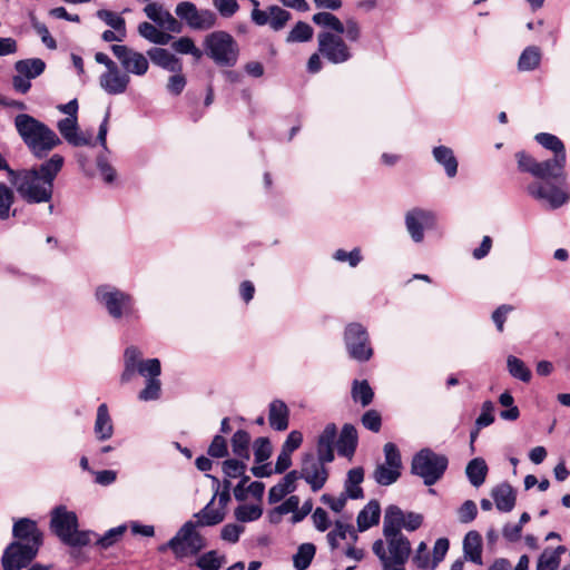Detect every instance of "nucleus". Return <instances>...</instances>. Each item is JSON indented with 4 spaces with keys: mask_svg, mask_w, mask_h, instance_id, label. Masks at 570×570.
<instances>
[{
    "mask_svg": "<svg viewBox=\"0 0 570 570\" xmlns=\"http://www.w3.org/2000/svg\"><path fill=\"white\" fill-rule=\"evenodd\" d=\"M318 27L332 31H322L317 35V50L323 58L334 65L345 63L352 59L353 52L342 35L350 42H358L362 38V28L358 21L350 17L342 22L335 14L321 11L312 17Z\"/></svg>",
    "mask_w": 570,
    "mask_h": 570,
    "instance_id": "f257e3e1",
    "label": "nucleus"
},
{
    "mask_svg": "<svg viewBox=\"0 0 570 570\" xmlns=\"http://www.w3.org/2000/svg\"><path fill=\"white\" fill-rule=\"evenodd\" d=\"M65 158L53 154L38 167L20 171L10 170L11 183L19 196L28 204L50 203L53 196V183L61 171Z\"/></svg>",
    "mask_w": 570,
    "mask_h": 570,
    "instance_id": "f03ea898",
    "label": "nucleus"
},
{
    "mask_svg": "<svg viewBox=\"0 0 570 570\" xmlns=\"http://www.w3.org/2000/svg\"><path fill=\"white\" fill-rule=\"evenodd\" d=\"M515 158L521 171L530 173L532 176L544 180V183H533L527 187L531 197L546 202L552 209L568 203L570 195L562 186L563 184H560V177L551 169L549 163L546 160L537 161L524 151H518Z\"/></svg>",
    "mask_w": 570,
    "mask_h": 570,
    "instance_id": "7ed1b4c3",
    "label": "nucleus"
},
{
    "mask_svg": "<svg viewBox=\"0 0 570 570\" xmlns=\"http://www.w3.org/2000/svg\"><path fill=\"white\" fill-rule=\"evenodd\" d=\"M14 127L31 154L39 159L61 144L51 128L28 114L17 115Z\"/></svg>",
    "mask_w": 570,
    "mask_h": 570,
    "instance_id": "20e7f679",
    "label": "nucleus"
},
{
    "mask_svg": "<svg viewBox=\"0 0 570 570\" xmlns=\"http://www.w3.org/2000/svg\"><path fill=\"white\" fill-rule=\"evenodd\" d=\"M78 525V517L73 511H68L63 505L52 510L50 530L63 544L70 548L86 547L97 535L89 530H79Z\"/></svg>",
    "mask_w": 570,
    "mask_h": 570,
    "instance_id": "39448f33",
    "label": "nucleus"
},
{
    "mask_svg": "<svg viewBox=\"0 0 570 570\" xmlns=\"http://www.w3.org/2000/svg\"><path fill=\"white\" fill-rule=\"evenodd\" d=\"M141 356V351L134 345L125 350L121 381H130L138 373L147 380L142 392H160L161 383L158 379L161 372L160 361L158 358L144 361Z\"/></svg>",
    "mask_w": 570,
    "mask_h": 570,
    "instance_id": "423d86ee",
    "label": "nucleus"
},
{
    "mask_svg": "<svg viewBox=\"0 0 570 570\" xmlns=\"http://www.w3.org/2000/svg\"><path fill=\"white\" fill-rule=\"evenodd\" d=\"M449 465L446 455L424 448L415 453L411 462V473L423 479L425 485L435 484L444 475Z\"/></svg>",
    "mask_w": 570,
    "mask_h": 570,
    "instance_id": "0eeeda50",
    "label": "nucleus"
},
{
    "mask_svg": "<svg viewBox=\"0 0 570 570\" xmlns=\"http://www.w3.org/2000/svg\"><path fill=\"white\" fill-rule=\"evenodd\" d=\"M206 55L218 66L233 67L238 59V45L226 31L208 33L204 39Z\"/></svg>",
    "mask_w": 570,
    "mask_h": 570,
    "instance_id": "6e6552de",
    "label": "nucleus"
},
{
    "mask_svg": "<svg viewBox=\"0 0 570 570\" xmlns=\"http://www.w3.org/2000/svg\"><path fill=\"white\" fill-rule=\"evenodd\" d=\"M96 299L115 318L132 317L136 315L135 301L126 292L111 285H101L96 289Z\"/></svg>",
    "mask_w": 570,
    "mask_h": 570,
    "instance_id": "1a4fd4ad",
    "label": "nucleus"
},
{
    "mask_svg": "<svg viewBox=\"0 0 570 570\" xmlns=\"http://www.w3.org/2000/svg\"><path fill=\"white\" fill-rule=\"evenodd\" d=\"M215 499L216 494L213 495L210 501L200 511L194 514L196 521L189 520L181 525L184 539L194 537V542L197 543L198 549L202 550L207 547V541L205 537L197 531V528L217 525L226 518V511L213 508ZM195 548L197 549V547Z\"/></svg>",
    "mask_w": 570,
    "mask_h": 570,
    "instance_id": "9d476101",
    "label": "nucleus"
},
{
    "mask_svg": "<svg viewBox=\"0 0 570 570\" xmlns=\"http://www.w3.org/2000/svg\"><path fill=\"white\" fill-rule=\"evenodd\" d=\"M344 341L352 358L366 362L372 357L373 350L370 345L367 331L363 325L358 323L348 324L345 330Z\"/></svg>",
    "mask_w": 570,
    "mask_h": 570,
    "instance_id": "9b49d317",
    "label": "nucleus"
},
{
    "mask_svg": "<svg viewBox=\"0 0 570 570\" xmlns=\"http://www.w3.org/2000/svg\"><path fill=\"white\" fill-rule=\"evenodd\" d=\"M176 14L185 20L187 26L194 30H209L217 23L216 13L209 9L198 10L197 7L189 1L179 2L175 9Z\"/></svg>",
    "mask_w": 570,
    "mask_h": 570,
    "instance_id": "f8f14e48",
    "label": "nucleus"
},
{
    "mask_svg": "<svg viewBox=\"0 0 570 570\" xmlns=\"http://www.w3.org/2000/svg\"><path fill=\"white\" fill-rule=\"evenodd\" d=\"M45 69L46 62L40 58L18 60L14 63L13 89L20 94L28 92L31 88V80L42 75Z\"/></svg>",
    "mask_w": 570,
    "mask_h": 570,
    "instance_id": "ddd939ff",
    "label": "nucleus"
},
{
    "mask_svg": "<svg viewBox=\"0 0 570 570\" xmlns=\"http://www.w3.org/2000/svg\"><path fill=\"white\" fill-rule=\"evenodd\" d=\"M38 552L23 542H10L1 557V566L3 570H21L33 561Z\"/></svg>",
    "mask_w": 570,
    "mask_h": 570,
    "instance_id": "4468645a",
    "label": "nucleus"
},
{
    "mask_svg": "<svg viewBox=\"0 0 570 570\" xmlns=\"http://www.w3.org/2000/svg\"><path fill=\"white\" fill-rule=\"evenodd\" d=\"M535 141L546 149L551 150L554 154L552 159H547L551 169L560 177V184L566 183V148L563 142L554 135L548 132L537 134L534 137Z\"/></svg>",
    "mask_w": 570,
    "mask_h": 570,
    "instance_id": "2eb2a0df",
    "label": "nucleus"
},
{
    "mask_svg": "<svg viewBox=\"0 0 570 570\" xmlns=\"http://www.w3.org/2000/svg\"><path fill=\"white\" fill-rule=\"evenodd\" d=\"M111 51L125 69V73L144 76L148 71V59L141 52H138L125 45H112Z\"/></svg>",
    "mask_w": 570,
    "mask_h": 570,
    "instance_id": "dca6fc26",
    "label": "nucleus"
},
{
    "mask_svg": "<svg viewBox=\"0 0 570 570\" xmlns=\"http://www.w3.org/2000/svg\"><path fill=\"white\" fill-rule=\"evenodd\" d=\"M301 478L304 479L313 492L320 491L328 479L325 464L317 462L313 453H305L302 459Z\"/></svg>",
    "mask_w": 570,
    "mask_h": 570,
    "instance_id": "f3484780",
    "label": "nucleus"
},
{
    "mask_svg": "<svg viewBox=\"0 0 570 570\" xmlns=\"http://www.w3.org/2000/svg\"><path fill=\"white\" fill-rule=\"evenodd\" d=\"M12 537L14 538L12 542H23L24 546L36 548V550H40L43 544L42 531L38 528L37 522L29 518H21L13 523Z\"/></svg>",
    "mask_w": 570,
    "mask_h": 570,
    "instance_id": "a211bd4d",
    "label": "nucleus"
},
{
    "mask_svg": "<svg viewBox=\"0 0 570 570\" xmlns=\"http://www.w3.org/2000/svg\"><path fill=\"white\" fill-rule=\"evenodd\" d=\"M387 543V561L390 569L405 570L411 556V542L404 534L385 537Z\"/></svg>",
    "mask_w": 570,
    "mask_h": 570,
    "instance_id": "6ab92c4d",
    "label": "nucleus"
},
{
    "mask_svg": "<svg viewBox=\"0 0 570 570\" xmlns=\"http://www.w3.org/2000/svg\"><path fill=\"white\" fill-rule=\"evenodd\" d=\"M435 216L431 210L414 208L405 215V226L415 243H421L424 238V228L433 226Z\"/></svg>",
    "mask_w": 570,
    "mask_h": 570,
    "instance_id": "aec40b11",
    "label": "nucleus"
},
{
    "mask_svg": "<svg viewBox=\"0 0 570 570\" xmlns=\"http://www.w3.org/2000/svg\"><path fill=\"white\" fill-rule=\"evenodd\" d=\"M61 137L71 146H92V135L79 129L77 117H66L57 122Z\"/></svg>",
    "mask_w": 570,
    "mask_h": 570,
    "instance_id": "412c9836",
    "label": "nucleus"
},
{
    "mask_svg": "<svg viewBox=\"0 0 570 570\" xmlns=\"http://www.w3.org/2000/svg\"><path fill=\"white\" fill-rule=\"evenodd\" d=\"M129 82V75L121 72L118 67L107 70L99 78L100 87L109 95L124 94Z\"/></svg>",
    "mask_w": 570,
    "mask_h": 570,
    "instance_id": "4be33fe9",
    "label": "nucleus"
},
{
    "mask_svg": "<svg viewBox=\"0 0 570 570\" xmlns=\"http://www.w3.org/2000/svg\"><path fill=\"white\" fill-rule=\"evenodd\" d=\"M198 547L197 543L194 542V537H189L188 539H184L181 534V528L178 532L165 544H161L158 548L159 552H165L167 549H170L176 558L180 559L188 554L196 556L202 549H196Z\"/></svg>",
    "mask_w": 570,
    "mask_h": 570,
    "instance_id": "5701e85b",
    "label": "nucleus"
},
{
    "mask_svg": "<svg viewBox=\"0 0 570 570\" xmlns=\"http://www.w3.org/2000/svg\"><path fill=\"white\" fill-rule=\"evenodd\" d=\"M405 513L399 505L390 504L385 509L384 521H383V534L384 537H395L403 534L402 529L404 525Z\"/></svg>",
    "mask_w": 570,
    "mask_h": 570,
    "instance_id": "b1692460",
    "label": "nucleus"
},
{
    "mask_svg": "<svg viewBox=\"0 0 570 570\" xmlns=\"http://www.w3.org/2000/svg\"><path fill=\"white\" fill-rule=\"evenodd\" d=\"M147 55L156 66L171 72H181L183 66L180 60L167 49L151 48L147 51Z\"/></svg>",
    "mask_w": 570,
    "mask_h": 570,
    "instance_id": "393cba45",
    "label": "nucleus"
},
{
    "mask_svg": "<svg viewBox=\"0 0 570 570\" xmlns=\"http://www.w3.org/2000/svg\"><path fill=\"white\" fill-rule=\"evenodd\" d=\"M381 518V505L375 499L371 500L357 514V530L364 532L377 525Z\"/></svg>",
    "mask_w": 570,
    "mask_h": 570,
    "instance_id": "a878e982",
    "label": "nucleus"
},
{
    "mask_svg": "<svg viewBox=\"0 0 570 570\" xmlns=\"http://www.w3.org/2000/svg\"><path fill=\"white\" fill-rule=\"evenodd\" d=\"M357 431L352 424H344L336 448L340 455L352 458L357 448Z\"/></svg>",
    "mask_w": 570,
    "mask_h": 570,
    "instance_id": "bb28decb",
    "label": "nucleus"
},
{
    "mask_svg": "<svg viewBox=\"0 0 570 570\" xmlns=\"http://www.w3.org/2000/svg\"><path fill=\"white\" fill-rule=\"evenodd\" d=\"M495 507L501 512H510L515 505V491L509 483H501L492 490Z\"/></svg>",
    "mask_w": 570,
    "mask_h": 570,
    "instance_id": "cd10ccee",
    "label": "nucleus"
},
{
    "mask_svg": "<svg viewBox=\"0 0 570 570\" xmlns=\"http://www.w3.org/2000/svg\"><path fill=\"white\" fill-rule=\"evenodd\" d=\"M464 558L475 564H482V537L478 531H469L463 540Z\"/></svg>",
    "mask_w": 570,
    "mask_h": 570,
    "instance_id": "c85d7f7f",
    "label": "nucleus"
},
{
    "mask_svg": "<svg viewBox=\"0 0 570 570\" xmlns=\"http://www.w3.org/2000/svg\"><path fill=\"white\" fill-rule=\"evenodd\" d=\"M269 425L276 431L288 428V409L281 400H275L269 405Z\"/></svg>",
    "mask_w": 570,
    "mask_h": 570,
    "instance_id": "c756f323",
    "label": "nucleus"
},
{
    "mask_svg": "<svg viewBox=\"0 0 570 570\" xmlns=\"http://www.w3.org/2000/svg\"><path fill=\"white\" fill-rule=\"evenodd\" d=\"M114 426L108 412V407L105 403L100 404L97 409V416L95 422V433L97 439L105 441L111 438Z\"/></svg>",
    "mask_w": 570,
    "mask_h": 570,
    "instance_id": "7c9ffc66",
    "label": "nucleus"
},
{
    "mask_svg": "<svg viewBox=\"0 0 570 570\" xmlns=\"http://www.w3.org/2000/svg\"><path fill=\"white\" fill-rule=\"evenodd\" d=\"M488 465L482 458L472 459L465 469L466 476L473 487L479 488L485 481L488 474Z\"/></svg>",
    "mask_w": 570,
    "mask_h": 570,
    "instance_id": "2f4dec72",
    "label": "nucleus"
},
{
    "mask_svg": "<svg viewBox=\"0 0 570 570\" xmlns=\"http://www.w3.org/2000/svg\"><path fill=\"white\" fill-rule=\"evenodd\" d=\"M434 159L444 167L449 177H454L458 173V161L452 149L445 146H438L433 149Z\"/></svg>",
    "mask_w": 570,
    "mask_h": 570,
    "instance_id": "473e14b6",
    "label": "nucleus"
},
{
    "mask_svg": "<svg viewBox=\"0 0 570 570\" xmlns=\"http://www.w3.org/2000/svg\"><path fill=\"white\" fill-rule=\"evenodd\" d=\"M138 32L142 38L155 45H168L171 40L169 33L158 30L149 22H141L138 26Z\"/></svg>",
    "mask_w": 570,
    "mask_h": 570,
    "instance_id": "72a5a7b5",
    "label": "nucleus"
},
{
    "mask_svg": "<svg viewBox=\"0 0 570 570\" xmlns=\"http://www.w3.org/2000/svg\"><path fill=\"white\" fill-rule=\"evenodd\" d=\"M232 450L233 453L243 460H248L250 456L249 444L250 435L245 430H237L232 436Z\"/></svg>",
    "mask_w": 570,
    "mask_h": 570,
    "instance_id": "f704fd0d",
    "label": "nucleus"
},
{
    "mask_svg": "<svg viewBox=\"0 0 570 570\" xmlns=\"http://www.w3.org/2000/svg\"><path fill=\"white\" fill-rule=\"evenodd\" d=\"M541 51L535 46L527 47L519 57L518 68L520 71H531L539 67Z\"/></svg>",
    "mask_w": 570,
    "mask_h": 570,
    "instance_id": "c9c22d12",
    "label": "nucleus"
},
{
    "mask_svg": "<svg viewBox=\"0 0 570 570\" xmlns=\"http://www.w3.org/2000/svg\"><path fill=\"white\" fill-rule=\"evenodd\" d=\"M315 553H316L315 544L309 543V542L302 543L298 547L297 552L293 557L294 567L297 570L307 569L311 566V563L315 557Z\"/></svg>",
    "mask_w": 570,
    "mask_h": 570,
    "instance_id": "e433bc0d",
    "label": "nucleus"
},
{
    "mask_svg": "<svg viewBox=\"0 0 570 570\" xmlns=\"http://www.w3.org/2000/svg\"><path fill=\"white\" fill-rule=\"evenodd\" d=\"M226 563V557L219 556L216 550H210L196 560V567L200 570H219Z\"/></svg>",
    "mask_w": 570,
    "mask_h": 570,
    "instance_id": "4c0bfd02",
    "label": "nucleus"
},
{
    "mask_svg": "<svg viewBox=\"0 0 570 570\" xmlns=\"http://www.w3.org/2000/svg\"><path fill=\"white\" fill-rule=\"evenodd\" d=\"M13 202V190L4 183H0V220H7L10 216H16V210L11 213Z\"/></svg>",
    "mask_w": 570,
    "mask_h": 570,
    "instance_id": "58836bf2",
    "label": "nucleus"
},
{
    "mask_svg": "<svg viewBox=\"0 0 570 570\" xmlns=\"http://www.w3.org/2000/svg\"><path fill=\"white\" fill-rule=\"evenodd\" d=\"M375 481L380 485H391L401 476V469L391 468L389 465L379 464L373 474Z\"/></svg>",
    "mask_w": 570,
    "mask_h": 570,
    "instance_id": "ea45409f",
    "label": "nucleus"
},
{
    "mask_svg": "<svg viewBox=\"0 0 570 570\" xmlns=\"http://www.w3.org/2000/svg\"><path fill=\"white\" fill-rule=\"evenodd\" d=\"M313 35L314 30L308 23L298 21L287 35L286 41L288 43L307 42L313 38Z\"/></svg>",
    "mask_w": 570,
    "mask_h": 570,
    "instance_id": "a19ab883",
    "label": "nucleus"
},
{
    "mask_svg": "<svg viewBox=\"0 0 570 570\" xmlns=\"http://www.w3.org/2000/svg\"><path fill=\"white\" fill-rule=\"evenodd\" d=\"M171 48L181 55H190L196 60L203 57V51L196 47L194 40L189 37H180L171 43Z\"/></svg>",
    "mask_w": 570,
    "mask_h": 570,
    "instance_id": "79ce46f5",
    "label": "nucleus"
},
{
    "mask_svg": "<svg viewBox=\"0 0 570 570\" xmlns=\"http://www.w3.org/2000/svg\"><path fill=\"white\" fill-rule=\"evenodd\" d=\"M499 403L501 406L505 407L500 412V417L505 421H515L520 416V411L517 405H514V399L512 394H500Z\"/></svg>",
    "mask_w": 570,
    "mask_h": 570,
    "instance_id": "37998d69",
    "label": "nucleus"
},
{
    "mask_svg": "<svg viewBox=\"0 0 570 570\" xmlns=\"http://www.w3.org/2000/svg\"><path fill=\"white\" fill-rule=\"evenodd\" d=\"M268 13L269 26L275 31L282 30L291 19V13L277 6H271Z\"/></svg>",
    "mask_w": 570,
    "mask_h": 570,
    "instance_id": "c03bdc74",
    "label": "nucleus"
},
{
    "mask_svg": "<svg viewBox=\"0 0 570 570\" xmlns=\"http://www.w3.org/2000/svg\"><path fill=\"white\" fill-rule=\"evenodd\" d=\"M263 514V509L254 504H242L235 509V518L239 522H250L258 520Z\"/></svg>",
    "mask_w": 570,
    "mask_h": 570,
    "instance_id": "a18cd8bd",
    "label": "nucleus"
},
{
    "mask_svg": "<svg viewBox=\"0 0 570 570\" xmlns=\"http://www.w3.org/2000/svg\"><path fill=\"white\" fill-rule=\"evenodd\" d=\"M97 17L114 30L127 32L126 21L119 13L109 10H98Z\"/></svg>",
    "mask_w": 570,
    "mask_h": 570,
    "instance_id": "49530a36",
    "label": "nucleus"
},
{
    "mask_svg": "<svg viewBox=\"0 0 570 570\" xmlns=\"http://www.w3.org/2000/svg\"><path fill=\"white\" fill-rule=\"evenodd\" d=\"M127 527L125 524L118 525L108 530L102 537L96 541V546L100 549H108L114 546L126 532Z\"/></svg>",
    "mask_w": 570,
    "mask_h": 570,
    "instance_id": "de8ad7c7",
    "label": "nucleus"
},
{
    "mask_svg": "<svg viewBox=\"0 0 570 570\" xmlns=\"http://www.w3.org/2000/svg\"><path fill=\"white\" fill-rule=\"evenodd\" d=\"M507 363L509 372L513 377L524 382L530 380L531 372L520 358L510 355Z\"/></svg>",
    "mask_w": 570,
    "mask_h": 570,
    "instance_id": "09e8293b",
    "label": "nucleus"
},
{
    "mask_svg": "<svg viewBox=\"0 0 570 570\" xmlns=\"http://www.w3.org/2000/svg\"><path fill=\"white\" fill-rule=\"evenodd\" d=\"M254 455L257 463H263L272 455V444L268 438L261 436L254 442Z\"/></svg>",
    "mask_w": 570,
    "mask_h": 570,
    "instance_id": "8fccbe9b",
    "label": "nucleus"
},
{
    "mask_svg": "<svg viewBox=\"0 0 570 570\" xmlns=\"http://www.w3.org/2000/svg\"><path fill=\"white\" fill-rule=\"evenodd\" d=\"M246 464L243 459H227L223 462V472L227 478H242L245 475Z\"/></svg>",
    "mask_w": 570,
    "mask_h": 570,
    "instance_id": "3c124183",
    "label": "nucleus"
},
{
    "mask_svg": "<svg viewBox=\"0 0 570 570\" xmlns=\"http://www.w3.org/2000/svg\"><path fill=\"white\" fill-rule=\"evenodd\" d=\"M207 454L210 458L220 459L228 455L227 441L223 435H215L207 449Z\"/></svg>",
    "mask_w": 570,
    "mask_h": 570,
    "instance_id": "603ef678",
    "label": "nucleus"
},
{
    "mask_svg": "<svg viewBox=\"0 0 570 570\" xmlns=\"http://www.w3.org/2000/svg\"><path fill=\"white\" fill-rule=\"evenodd\" d=\"M383 451L385 456L384 465L402 470V459L397 445L395 443L387 442L384 445Z\"/></svg>",
    "mask_w": 570,
    "mask_h": 570,
    "instance_id": "864d4df0",
    "label": "nucleus"
},
{
    "mask_svg": "<svg viewBox=\"0 0 570 570\" xmlns=\"http://www.w3.org/2000/svg\"><path fill=\"white\" fill-rule=\"evenodd\" d=\"M494 404L491 401H485L481 407V414L475 420L478 429H483L494 422Z\"/></svg>",
    "mask_w": 570,
    "mask_h": 570,
    "instance_id": "5fc2aeb1",
    "label": "nucleus"
},
{
    "mask_svg": "<svg viewBox=\"0 0 570 570\" xmlns=\"http://www.w3.org/2000/svg\"><path fill=\"white\" fill-rule=\"evenodd\" d=\"M245 528L243 525L236 523L225 524L220 531V538L224 541L229 543H236L239 540L240 533H243Z\"/></svg>",
    "mask_w": 570,
    "mask_h": 570,
    "instance_id": "6e6d98bb",
    "label": "nucleus"
},
{
    "mask_svg": "<svg viewBox=\"0 0 570 570\" xmlns=\"http://www.w3.org/2000/svg\"><path fill=\"white\" fill-rule=\"evenodd\" d=\"M213 4L219 14L225 18L234 16L239 9L237 0H213Z\"/></svg>",
    "mask_w": 570,
    "mask_h": 570,
    "instance_id": "4d7b16f0",
    "label": "nucleus"
},
{
    "mask_svg": "<svg viewBox=\"0 0 570 570\" xmlns=\"http://www.w3.org/2000/svg\"><path fill=\"white\" fill-rule=\"evenodd\" d=\"M362 423L367 430L377 433L382 426V419L377 411L368 410L363 414Z\"/></svg>",
    "mask_w": 570,
    "mask_h": 570,
    "instance_id": "13d9d810",
    "label": "nucleus"
},
{
    "mask_svg": "<svg viewBox=\"0 0 570 570\" xmlns=\"http://www.w3.org/2000/svg\"><path fill=\"white\" fill-rule=\"evenodd\" d=\"M333 257L338 262H347L351 267H355L362 259L361 252L358 248H354L351 252L344 249H337Z\"/></svg>",
    "mask_w": 570,
    "mask_h": 570,
    "instance_id": "bf43d9fd",
    "label": "nucleus"
},
{
    "mask_svg": "<svg viewBox=\"0 0 570 570\" xmlns=\"http://www.w3.org/2000/svg\"><path fill=\"white\" fill-rule=\"evenodd\" d=\"M478 514V508L474 501L466 500L459 509L458 515L462 523L472 522Z\"/></svg>",
    "mask_w": 570,
    "mask_h": 570,
    "instance_id": "052dcab7",
    "label": "nucleus"
},
{
    "mask_svg": "<svg viewBox=\"0 0 570 570\" xmlns=\"http://www.w3.org/2000/svg\"><path fill=\"white\" fill-rule=\"evenodd\" d=\"M450 548V541L446 538H440L435 541L433 547V560L431 568H435L445 557Z\"/></svg>",
    "mask_w": 570,
    "mask_h": 570,
    "instance_id": "680f3d73",
    "label": "nucleus"
},
{
    "mask_svg": "<svg viewBox=\"0 0 570 570\" xmlns=\"http://www.w3.org/2000/svg\"><path fill=\"white\" fill-rule=\"evenodd\" d=\"M560 560L557 556L548 554L547 551L542 552L537 562V570H557Z\"/></svg>",
    "mask_w": 570,
    "mask_h": 570,
    "instance_id": "e2e57ef3",
    "label": "nucleus"
},
{
    "mask_svg": "<svg viewBox=\"0 0 570 570\" xmlns=\"http://www.w3.org/2000/svg\"><path fill=\"white\" fill-rule=\"evenodd\" d=\"M302 443L303 434L302 432L295 430L287 435L285 442L282 445V450L292 454L302 445Z\"/></svg>",
    "mask_w": 570,
    "mask_h": 570,
    "instance_id": "0e129e2a",
    "label": "nucleus"
},
{
    "mask_svg": "<svg viewBox=\"0 0 570 570\" xmlns=\"http://www.w3.org/2000/svg\"><path fill=\"white\" fill-rule=\"evenodd\" d=\"M144 12L150 20L159 24L165 18V14L169 11L165 10L160 4L156 2H150L145 7Z\"/></svg>",
    "mask_w": 570,
    "mask_h": 570,
    "instance_id": "69168bd1",
    "label": "nucleus"
},
{
    "mask_svg": "<svg viewBox=\"0 0 570 570\" xmlns=\"http://www.w3.org/2000/svg\"><path fill=\"white\" fill-rule=\"evenodd\" d=\"M321 500L323 503L327 504L332 511L340 513L345 508L347 498L342 493L338 498L325 493L322 495Z\"/></svg>",
    "mask_w": 570,
    "mask_h": 570,
    "instance_id": "338daca9",
    "label": "nucleus"
},
{
    "mask_svg": "<svg viewBox=\"0 0 570 570\" xmlns=\"http://www.w3.org/2000/svg\"><path fill=\"white\" fill-rule=\"evenodd\" d=\"M313 522L315 528L324 532L330 528V519L327 512L323 508H316L313 515H312Z\"/></svg>",
    "mask_w": 570,
    "mask_h": 570,
    "instance_id": "774afa93",
    "label": "nucleus"
}]
</instances>
